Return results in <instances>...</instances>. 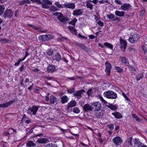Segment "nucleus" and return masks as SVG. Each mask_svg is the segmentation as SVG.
I'll return each instance as SVG.
<instances>
[{"label": "nucleus", "instance_id": "f257e3e1", "mask_svg": "<svg viewBox=\"0 0 147 147\" xmlns=\"http://www.w3.org/2000/svg\"><path fill=\"white\" fill-rule=\"evenodd\" d=\"M103 94L105 96L109 99H115L117 97V94L112 91L109 90L105 92Z\"/></svg>", "mask_w": 147, "mask_h": 147}, {"label": "nucleus", "instance_id": "f03ea898", "mask_svg": "<svg viewBox=\"0 0 147 147\" xmlns=\"http://www.w3.org/2000/svg\"><path fill=\"white\" fill-rule=\"evenodd\" d=\"M39 107L38 106L33 105L32 107H29L27 110V113L31 115H35Z\"/></svg>", "mask_w": 147, "mask_h": 147}, {"label": "nucleus", "instance_id": "7ed1b4c3", "mask_svg": "<svg viewBox=\"0 0 147 147\" xmlns=\"http://www.w3.org/2000/svg\"><path fill=\"white\" fill-rule=\"evenodd\" d=\"M53 36L51 34L42 35L39 36L38 38L42 41H48L52 39Z\"/></svg>", "mask_w": 147, "mask_h": 147}, {"label": "nucleus", "instance_id": "20e7f679", "mask_svg": "<svg viewBox=\"0 0 147 147\" xmlns=\"http://www.w3.org/2000/svg\"><path fill=\"white\" fill-rule=\"evenodd\" d=\"M13 12L10 9H6L3 14V17L5 18H11L13 16Z\"/></svg>", "mask_w": 147, "mask_h": 147}, {"label": "nucleus", "instance_id": "39448f33", "mask_svg": "<svg viewBox=\"0 0 147 147\" xmlns=\"http://www.w3.org/2000/svg\"><path fill=\"white\" fill-rule=\"evenodd\" d=\"M39 3L41 4L42 8L46 9L48 8L49 7V5L52 4L51 2L48 0H43L42 2H41Z\"/></svg>", "mask_w": 147, "mask_h": 147}, {"label": "nucleus", "instance_id": "423d86ee", "mask_svg": "<svg viewBox=\"0 0 147 147\" xmlns=\"http://www.w3.org/2000/svg\"><path fill=\"white\" fill-rule=\"evenodd\" d=\"M58 19L62 23H65L68 21L69 19L67 16H64L62 13H59L58 17Z\"/></svg>", "mask_w": 147, "mask_h": 147}, {"label": "nucleus", "instance_id": "0eeeda50", "mask_svg": "<svg viewBox=\"0 0 147 147\" xmlns=\"http://www.w3.org/2000/svg\"><path fill=\"white\" fill-rule=\"evenodd\" d=\"M93 109H94V111H98L101 110L102 106L101 103L99 102H96L92 103Z\"/></svg>", "mask_w": 147, "mask_h": 147}, {"label": "nucleus", "instance_id": "6e6552de", "mask_svg": "<svg viewBox=\"0 0 147 147\" xmlns=\"http://www.w3.org/2000/svg\"><path fill=\"white\" fill-rule=\"evenodd\" d=\"M119 41L121 49L124 51L126 48L127 43L126 41L123 40L121 37H120Z\"/></svg>", "mask_w": 147, "mask_h": 147}, {"label": "nucleus", "instance_id": "1a4fd4ad", "mask_svg": "<svg viewBox=\"0 0 147 147\" xmlns=\"http://www.w3.org/2000/svg\"><path fill=\"white\" fill-rule=\"evenodd\" d=\"M113 141L116 145H120L122 142L121 138L118 136H117L113 139Z\"/></svg>", "mask_w": 147, "mask_h": 147}, {"label": "nucleus", "instance_id": "9d476101", "mask_svg": "<svg viewBox=\"0 0 147 147\" xmlns=\"http://www.w3.org/2000/svg\"><path fill=\"white\" fill-rule=\"evenodd\" d=\"M105 65L106 67L105 71L106 72V74L108 75H109L112 67L110 63L106 61L105 63Z\"/></svg>", "mask_w": 147, "mask_h": 147}, {"label": "nucleus", "instance_id": "9b49d317", "mask_svg": "<svg viewBox=\"0 0 147 147\" xmlns=\"http://www.w3.org/2000/svg\"><path fill=\"white\" fill-rule=\"evenodd\" d=\"M83 111L85 112H87L88 111H91L93 109V108L89 104H85L83 107Z\"/></svg>", "mask_w": 147, "mask_h": 147}, {"label": "nucleus", "instance_id": "f8f14e48", "mask_svg": "<svg viewBox=\"0 0 147 147\" xmlns=\"http://www.w3.org/2000/svg\"><path fill=\"white\" fill-rule=\"evenodd\" d=\"M63 6L64 7L72 9H74L75 8V4L73 3H65L63 5Z\"/></svg>", "mask_w": 147, "mask_h": 147}, {"label": "nucleus", "instance_id": "ddd939ff", "mask_svg": "<svg viewBox=\"0 0 147 147\" xmlns=\"http://www.w3.org/2000/svg\"><path fill=\"white\" fill-rule=\"evenodd\" d=\"M139 38L140 37L138 35H134L133 37H130L128 40L131 43H135L139 39Z\"/></svg>", "mask_w": 147, "mask_h": 147}, {"label": "nucleus", "instance_id": "4468645a", "mask_svg": "<svg viewBox=\"0 0 147 147\" xmlns=\"http://www.w3.org/2000/svg\"><path fill=\"white\" fill-rule=\"evenodd\" d=\"M15 101V99H13V100H11L7 102H6L0 104V108L7 107L9 106Z\"/></svg>", "mask_w": 147, "mask_h": 147}, {"label": "nucleus", "instance_id": "2eb2a0df", "mask_svg": "<svg viewBox=\"0 0 147 147\" xmlns=\"http://www.w3.org/2000/svg\"><path fill=\"white\" fill-rule=\"evenodd\" d=\"M83 13V11L82 9H78L74 10L73 12V15L74 16H77L82 15Z\"/></svg>", "mask_w": 147, "mask_h": 147}, {"label": "nucleus", "instance_id": "dca6fc26", "mask_svg": "<svg viewBox=\"0 0 147 147\" xmlns=\"http://www.w3.org/2000/svg\"><path fill=\"white\" fill-rule=\"evenodd\" d=\"M131 7V5L129 4L124 3L121 6V8L122 10L126 11L129 9Z\"/></svg>", "mask_w": 147, "mask_h": 147}, {"label": "nucleus", "instance_id": "f3484780", "mask_svg": "<svg viewBox=\"0 0 147 147\" xmlns=\"http://www.w3.org/2000/svg\"><path fill=\"white\" fill-rule=\"evenodd\" d=\"M134 146L135 147H140L141 146L142 144L139 140L138 139L136 138L133 141Z\"/></svg>", "mask_w": 147, "mask_h": 147}, {"label": "nucleus", "instance_id": "a211bd4d", "mask_svg": "<svg viewBox=\"0 0 147 147\" xmlns=\"http://www.w3.org/2000/svg\"><path fill=\"white\" fill-rule=\"evenodd\" d=\"M85 92V90H80L75 92L73 93V94L74 96H78L79 98L81 97V95L84 92Z\"/></svg>", "mask_w": 147, "mask_h": 147}, {"label": "nucleus", "instance_id": "6ab92c4d", "mask_svg": "<svg viewBox=\"0 0 147 147\" xmlns=\"http://www.w3.org/2000/svg\"><path fill=\"white\" fill-rule=\"evenodd\" d=\"M76 103L75 101H71L68 103V106L67 107V109H69L70 108L75 106L76 105Z\"/></svg>", "mask_w": 147, "mask_h": 147}, {"label": "nucleus", "instance_id": "aec40b11", "mask_svg": "<svg viewBox=\"0 0 147 147\" xmlns=\"http://www.w3.org/2000/svg\"><path fill=\"white\" fill-rule=\"evenodd\" d=\"M55 70V66L53 65H49L47 67V70L49 72L53 73Z\"/></svg>", "mask_w": 147, "mask_h": 147}, {"label": "nucleus", "instance_id": "412c9836", "mask_svg": "<svg viewBox=\"0 0 147 147\" xmlns=\"http://www.w3.org/2000/svg\"><path fill=\"white\" fill-rule=\"evenodd\" d=\"M92 1L91 0H88L86 2V6L88 8H89L90 10L92 9L93 5L92 4L90 3Z\"/></svg>", "mask_w": 147, "mask_h": 147}, {"label": "nucleus", "instance_id": "4be33fe9", "mask_svg": "<svg viewBox=\"0 0 147 147\" xmlns=\"http://www.w3.org/2000/svg\"><path fill=\"white\" fill-rule=\"evenodd\" d=\"M115 13L116 15L119 17H123L124 16L125 12L123 11H115Z\"/></svg>", "mask_w": 147, "mask_h": 147}, {"label": "nucleus", "instance_id": "5701e85b", "mask_svg": "<svg viewBox=\"0 0 147 147\" xmlns=\"http://www.w3.org/2000/svg\"><path fill=\"white\" fill-rule=\"evenodd\" d=\"M112 114L117 119H120L122 117V116L121 114L118 112L113 113H112Z\"/></svg>", "mask_w": 147, "mask_h": 147}, {"label": "nucleus", "instance_id": "b1692460", "mask_svg": "<svg viewBox=\"0 0 147 147\" xmlns=\"http://www.w3.org/2000/svg\"><path fill=\"white\" fill-rule=\"evenodd\" d=\"M57 98L56 97L53 95H51L50 96V100L51 104H53L57 102Z\"/></svg>", "mask_w": 147, "mask_h": 147}, {"label": "nucleus", "instance_id": "393cba45", "mask_svg": "<svg viewBox=\"0 0 147 147\" xmlns=\"http://www.w3.org/2000/svg\"><path fill=\"white\" fill-rule=\"evenodd\" d=\"M68 100V99L67 96H64L61 97V102L62 103L64 104L67 102Z\"/></svg>", "mask_w": 147, "mask_h": 147}, {"label": "nucleus", "instance_id": "a878e982", "mask_svg": "<svg viewBox=\"0 0 147 147\" xmlns=\"http://www.w3.org/2000/svg\"><path fill=\"white\" fill-rule=\"evenodd\" d=\"M47 140L45 138H41L37 140V142L38 143L43 144L46 143Z\"/></svg>", "mask_w": 147, "mask_h": 147}, {"label": "nucleus", "instance_id": "bb28decb", "mask_svg": "<svg viewBox=\"0 0 147 147\" xmlns=\"http://www.w3.org/2000/svg\"><path fill=\"white\" fill-rule=\"evenodd\" d=\"M121 61L122 62L125 63L127 65L129 64L128 60L127 58L125 57H123L121 58Z\"/></svg>", "mask_w": 147, "mask_h": 147}, {"label": "nucleus", "instance_id": "cd10ccee", "mask_svg": "<svg viewBox=\"0 0 147 147\" xmlns=\"http://www.w3.org/2000/svg\"><path fill=\"white\" fill-rule=\"evenodd\" d=\"M103 112L101 111H100L98 113H96L95 114V115L96 117L100 118H101L102 116Z\"/></svg>", "mask_w": 147, "mask_h": 147}, {"label": "nucleus", "instance_id": "c85d7f7f", "mask_svg": "<svg viewBox=\"0 0 147 147\" xmlns=\"http://www.w3.org/2000/svg\"><path fill=\"white\" fill-rule=\"evenodd\" d=\"M107 107L112 110H115L117 109V107L112 104H110L109 105H107Z\"/></svg>", "mask_w": 147, "mask_h": 147}, {"label": "nucleus", "instance_id": "c756f323", "mask_svg": "<svg viewBox=\"0 0 147 147\" xmlns=\"http://www.w3.org/2000/svg\"><path fill=\"white\" fill-rule=\"evenodd\" d=\"M104 45L105 46L110 49H113V45L110 43H108L107 42H105L104 43Z\"/></svg>", "mask_w": 147, "mask_h": 147}, {"label": "nucleus", "instance_id": "7c9ffc66", "mask_svg": "<svg viewBox=\"0 0 147 147\" xmlns=\"http://www.w3.org/2000/svg\"><path fill=\"white\" fill-rule=\"evenodd\" d=\"M27 145L28 147L34 146H35V144L33 141H30L28 142Z\"/></svg>", "mask_w": 147, "mask_h": 147}, {"label": "nucleus", "instance_id": "2f4dec72", "mask_svg": "<svg viewBox=\"0 0 147 147\" xmlns=\"http://www.w3.org/2000/svg\"><path fill=\"white\" fill-rule=\"evenodd\" d=\"M55 59L57 61H59L61 60V57L59 53H57L55 55Z\"/></svg>", "mask_w": 147, "mask_h": 147}, {"label": "nucleus", "instance_id": "473e14b6", "mask_svg": "<svg viewBox=\"0 0 147 147\" xmlns=\"http://www.w3.org/2000/svg\"><path fill=\"white\" fill-rule=\"evenodd\" d=\"M5 9V7L4 5H0V16L2 14Z\"/></svg>", "mask_w": 147, "mask_h": 147}, {"label": "nucleus", "instance_id": "72a5a7b5", "mask_svg": "<svg viewBox=\"0 0 147 147\" xmlns=\"http://www.w3.org/2000/svg\"><path fill=\"white\" fill-rule=\"evenodd\" d=\"M30 1L29 0H24L20 2V4L21 5H23L26 3H30Z\"/></svg>", "mask_w": 147, "mask_h": 147}, {"label": "nucleus", "instance_id": "f704fd0d", "mask_svg": "<svg viewBox=\"0 0 147 147\" xmlns=\"http://www.w3.org/2000/svg\"><path fill=\"white\" fill-rule=\"evenodd\" d=\"M143 77V75L142 73H141V74L138 75L136 77V79L137 80V81H138L140 80V79Z\"/></svg>", "mask_w": 147, "mask_h": 147}, {"label": "nucleus", "instance_id": "c9c22d12", "mask_svg": "<svg viewBox=\"0 0 147 147\" xmlns=\"http://www.w3.org/2000/svg\"><path fill=\"white\" fill-rule=\"evenodd\" d=\"M58 9L56 7L53 6L50 8L49 10L51 11L54 12L57 11Z\"/></svg>", "mask_w": 147, "mask_h": 147}, {"label": "nucleus", "instance_id": "e433bc0d", "mask_svg": "<svg viewBox=\"0 0 147 147\" xmlns=\"http://www.w3.org/2000/svg\"><path fill=\"white\" fill-rule=\"evenodd\" d=\"M77 20L76 18H75L74 19L71 21L69 22V24H72L74 27L75 26V23L77 22Z\"/></svg>", "mask_w": 147, "mask_h": 147}, {"label": "nucleus", "instance_id": "4c0bfd02", "mask_svg": "<svg viewBox=\"0 0 147 147\" xmlns=\"http://www.w3.org/2000/svg\"><path fill=\"white\" fill-rule=\"evenodd\" d=\"M80 47L83 49L84 51H88V48L86 47L84 45L82 44L80 45Z\"/></svg>", "mask_w": 147, "mask_h": 147}, {"label": "nucleus", "instance_id": "58836bf2", "mask_svg": "<svg viewBox=\"0 0 147 147\" xmlns=\"http://www.w3.org/2000/svg\"><path fill=\"white\" fill-rule=\"evenodd\" d=\"M53 53V51L52 49H49L47 52V54L49 56H51Z\"/></svg>", "mask_w": 147, "mask_h": 147}, {"label": "nucleus", "instance_id": "ea45409f", "mask_svg": "<svg viewBox=\"0 0 147 147\" xmlns=\"http://www.w3.org/2000/svg\"><path fill=\"white\" fill-rule=\"evenodd\" d=\"M107 18H109L110 19L114 18L115 16L112 13L110 14H108L107 15Z\"/></svg>", "mask_w": 147, "mask_h": 147}, {"label": "nucleus", "instance_id": "a19ab883", "mask_svg": "<svg viewBox=\"0 0 147 147\" xmlns=\"http://www.w3.org/2000/svg\"><path fill=\"white\" fill-rule=\"evenodd\" d=\"M115 69L117 70V72H119L120 73L122 72L123 71L122 69L118 66H116L115 67Z\"/></svg>", "mask_w": 147, "mask_h": 147}, {"label": "nucleus", "instance_id": "79ce46f5", "mask_svg": "<svg viewBox=\"0 0 147 147\" xmlns=\"http://www.w3.org/2000/svg\"><path fill=\"white\" fill-rule=\"evenodd\" d=\"M73 112L76 113H78L80 112V110L77 107H75L73 110Z\"/></svg>", "mask_w": 147, "mask_h": 147}, {"label": "nucleus", "instance_id": "37998d69", "mask_svg": "<svg viewBox=\"0 0 147 147\" xmlns=\"http://www.w3.org/2000/svg\"><path fill=\"white\" fill-rule=\"evenodd\" d=\"M99 98L104 104L106 105L107 103V102L103 98L102 96H99Z\"/></svg>", "mask_w": 147, "mask_h": 147}, {"label": "nucleus", "instance_id": "c03bdc74", "mask_svg": "<svg viewBox=\"0 0 147 147\" xmlns=\"http://www.w3.org/2000/svg\"><path fill=\"white\" fill-rule=\"evenodd\" d=\"M107 127L110 130H113L114 129V126L113 124H109L107 125Z\"/></svg>", "mask_w": 147, "mask_h": 147}, {"label": "nucleus", "instance_id": "a18cd8bd", "mask_svg": "<svg viewBox=\"0 0 147 147\" xmlns=\"http://www.w3.org/2000/svg\"><path fill=\"white\" fill-rule=\"evenodd\" d=\"M55 5L59 8H63V6L60 4L58 2H56L55 3Z\"/></svg>", "mask_w": 147, "mask_h": 147}, {"label": "nucleus", "instance_id": "49530a36", "mask_svg": "<svg viewBox=\"0 0 147 147\" xmlns=\"http://www.w3.org/2000/svg\"><path fill=\"white\" fill-rule=\"evenodd\" d=\"M132 138L131 137H130L129 138L128 140V143L129 145H130L131 146L132 145Z\"/></svg>", "mask_w": 147, "mask_h": 147}, {"label": "nucleus", "instance_id": "de8ad7c7", "mask_svg": "<svg viewBox=\"0 0 147 147\" xmlns=\"http://www.w3.org/2000/svg\"><path fill=\"white\" fill-rule=\"evenodd\" d=\"M45 147H57V146L52 144H49L46 146Z\"/></svg>", "mask_w": 147, "mask_h": 147}, {"label": "nucleus", "instance_id": "09e8293b", "mask_svg": "<svg viewBox=\"0 0 147 147\" xmlns=\"http://www.w3.org/2000/svg\"><path fill=\"white\" fill-rule=\"evenodd\" d=\"M0 42L2 43H6L8 41V40L5 38H3L0 40Z\"/></svg>", "mask_w": 147, "mask_h": 147}, {"label": "nucleus", "instance_id": "8fccbe9b", "mask_svg": "<svg viewBox=\"0 0 147 147\" xmlns=\"http://www.w3.org/2000/svg\"><path fill=\"white\" fill-rule=\"evenodd\" d=\"M122 95L123 96V97L125 98L126 100L130 101V99L126 96L125 94L123 92H122Z\"/></svg>", "mask_w": 147, "mask_h": 147}, {"label": "nucleus", "instance_id": "3c124183", "mask_svg": "<svg viewBox=\"0 0 147 147\" xmlns=\"http://www.w3.org/2000/svg\"><path fill=\"white\" fill-rule=\"evenodd\" d=\"M23 60H23V59H19L18 61V62L15 63L14 65L16 66L18 65H19V64H20V62L21 61H22Z\"/></svg>", "mask_w": 147, "mask_h": 147}, {"label": "nucleus", "instance_id": "603ef678", "mask_svg": "<svg viewBox=\"0 0 147 147\" xmlns=\"http://www.w3.org/2000/svg\"><path fill=\"white\" fill-rule=\"evenodd\" d=\"M67 92L69 93H71L74 92L75 89L74 88H72L71 89L68 90H67Z\"/></svg>", "mask_w": 147, "mask_h": 147}, {"label": "nucleus", "instance_id": "864d4df0", "mask_svg": "<svg viewBox=\"0 0 147 147\" xmlns=\"http://www.w3.org/2000/svg\"><path fill=\"white\" fill-rule=\"evenodd\" d=\"M87 94L88 96H89L92 95V89H90L88 90L87 92Z\"/></svg>", "mask_w": 147, "mask_h": 147}, {"label": "nucleus", "instance_id": "5fc2aeb1", "mask_svg": "<svg viewBox=\"0 0 147 147\" xmlns=\"http://www.w3.org/2000/svg\"><path fill=\"white\" fill-rule=\"evenodd\" d=\"M142 50L144 51V53H147V50L146 47L144 45H143L142 47Z\"/></svg>", "mask_w": 147, "mask_h": 147}, {"label": "nucleus", "instance_id": "6e6d98bb", "mask_svg": "<svg viewBox=\"0 0 147 147\" xmlns=\"http://www.w3.org/2000/svg\"><path fill=\"white\" fill-rule=\"evenodd\" d=\"M98 24V25L101 27H102L104 26V23L100 21H99Z\"/></svg>", "mask_w": 147, "mask_h": 147}, {"label": "nucleus", "instance_id": "4d7b16f0", "mask_svg": "<svg viewBox=\"0 0 147 147\" xmlns=\"http://www.w3.org/2000/svg\"><path fill=\"white\" fill-rule=\"evenodd\" d=\"M74 30H72L71 31V32L73 34L75 35H76L77 32L76 30L74 28Z\"/></svg>", "mask_w": 147, "mask_h": 147}, {"label": "nucleus", "instance_id": "13d9d810", "mask_svg": "<svg viewBox=\"0 0 147 147\" xmlns=\"http://www.w3.org/2000/svg\"><path fill=\"white\" fill-rule=\"evenodd\" d=\"M115 2L116 3L119 5H121L122 4L121 2L119 0H115Z\"/></svg>", "mask_w": 147, "mask_h": 147}, {"label": "nucleus", "instance_id": "bf43d9fd", "mask_svg": "<svg viewBox=\"0 0 147 147\" xmlns=\"http://www.w3.org/2000/svg\"><path fill=\"white\" fill-rule=\"evenodd\" d=\"M19 15V10H16L15 11V16L17 17H18Z\"/></svg>", "mask_w": 147, "mask_h": 147}, {"label": "nucleus", "instance_id": "052dcab7", "mask_svg": "<svg viewBox=\"0 0 147 147\" xmlns=\"http://www.w3.org/2000/svg\"><path fill=\"white\" fill-rule=\"evenodd\" d=\"M23 81H24V79L22 78V79L20 80V84L21 86H24V84L23 83Z\"/></svg>", "mask_w": 147, "mask_h": 147}, {"label": "nucleus", "instance_id": "680f3d73", "mask_svg": "<svg viewBox=\"0 0 147 147\" xmlns=\"http://www.w3.org/2000/svg\"><path fill=\"white\" fill-rule=\"evenodd\" d=\"M68 28V29L69 30L71 31H72V30H74V28L73 27V26H69L68 27H67Z\"/></svg>", "mask_w": 147, "mask_h": 147}, {"label": "nucleus", "instance_id": "e2e57ef3", "mask_svg": "<svg viewBox=\"0 0 147 147\" xmlns=\"http://www.w3.org/2000/svg\"><path fill=\"white\" fill-rule=\"evenodd\" d=\"M50 94L49 93H48L47 94V96H45V100L47 101H48L49 100V95Z\"/></svg>", "mask_w": 147, "mask_h": 147}, {"label": "nucleus", "instance_id": "0e129e2a", "mask_svg": "<svg viewBox=\"0 0 147 147\" xmlns=\"http://www.w3.org/2000/svg\"><path fill=\"white\" fill-rule=\"evenodd\" d=\"M33 29H35V30H40V28L37 27L35 25H33L32 27Z\"/></svg>", "mask_w": 147, "mask_h": 147}, {"label": "nucleus", "instance_id": "69168bd1", "mask_svg": "<svg viewBox=\"0 0 147 147\" xmlns=\"http://www.w3.org/2000/svg\"><path fill=\"white\" fill-rule=\"evenodd\" d=\"M27 118V117L26 116V115L25 114L22 117V119L21 120V121H22L26 119Z\"/></svg>", "mask_w": 147, "mask_h": 147}, {"label": "nucleus", "instance_id": "338daca9", "mask_svg": "<svg viewBox=\"0 0 147 147\" xmlns=\"http://www.w3.org/2000/svg\"><path fill=\"white\" fill-rule=\"evenodd\" d=\"M29 55V54L28 53L27 51H26L25 56H24V57L22 59L23 60H24L26 58V57H27Z\"/></svg>", "mask_w": 147, "mask_h": 147}, {"label": "nucleus", "instance_id": "774afa93", "mask_svg": "<svg viewBox=\"0 0 147 147\" xmlns=\"http://www.w3.org/2000/svg\"><path fill=\"white\" fill-rule=\"evenodd\" d=\"M58 127L60 129V130L62 131L63 132H65V131H67L66 130H65V129H63L61 128L60 127H59L58 126Z\"/></svg>", "mask_w": 147, "mask_h": 147}]
</instances>
